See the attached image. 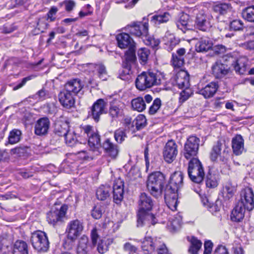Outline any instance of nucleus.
<instances>
[{"mask_svg": "<svg viewBox=\"0 0 254 254\" xmlns=\"http://www.w3.org/2000/svg\"><path fill=\"white\" fill-rule=\"evenodd\" d=\"M50 122L47 117L41 118L36 122L35 126V133L38 135H43L48 133Z\"/></svg>", "mask_w": 254, "mask_h": 254, "instance_id": "b1692460", "label": "nucleus"}, {"mask_svg": "<svg viewBox=\"0 0 254 254\" xmlns=\"http://www.w3.org/2000/svg\"><path fill=\"white\" fill-rule=\"evenodd\" d=\"M174 86L180 89L189 87V75L188 72L184 70H179L172 79Z\"/></svg>", "mask_w": 254, "mask_h": 254, "instance_id": "f3484780", "label": "nucleus"}, {"mask_svg": "<svg viewBox=\"0 0 254 254\" xmlns=\"http://www.w3.org/2000/svg\"><path fill=\"white\" fill-rule=\"evenodd\" d=\"M186 53L185 48H180L177 51L176 54H172V64L175 68H180L182 67L184 64V55Z\"/></svg>", "mask_w": 254, "mask_h": 254, "instance_id": "473e14b6", "label": "nucleus"}, {"mask_svg": "<svg viewBox=\"0 0 254 254\" xmlns=\"http://www.w3.org/2000/svg\"><path fill=\"white\" fill-rule=\"evenodd\" d=\"M158 246V242L153 239L150 237H145L142 242L141 248L145 254H150L153 252L155 247Z\"/></svg>", "mask_w": 254, "mask_h": 254, "instance_id": "72a5a7b5", "label": "nucleus"}, {"mask_svg": "<svg viewBox=\"0 0 254 254\" xmlns=\"http://www.w3.org/2000/svg\"><path fill=\"white\" fill-rule=\"evenodd\" d=\"M67 209V205L64 204L61 207L60 209L52 210L47 213L48 222L55 225L58 222H62Z\"/></svg>", "mask_w": 254, "mask_h": 254, "instance_id": "4468645a", "label": "nucleus"}, {"mask_svg": "<svg viewBox=\"0 0 254 254\" xmlns=\"http://www.w3.org/2000/svg\"><path fill=\"white\" fill-rule=\"evenodd\" d=\"M73 95L71 94L64 89L59 94V99L61 105L69 109L73 107L75 103V98Z\"/></svg>", "mask_w": 254, "mask_h": 254, "instance_id": "412c9836", "label": "nucleus"}, {"mask_svg": "<svg viewBox=\"0 0 254 254\" xmlns=\"http://www.w3.org/2000/svg\"><path fill=\"white\" fill-rule=\"evenodd\" d=\"M111 188L109 186H101L96 191V196L98 199L105 200L110 196Z\"/></svg>", "mask_w": 254, "mask_h": 254, "instance_id": "ea45409f", "label": "nucleus"}, {"mask_svg": "<svg viewBox=\"0 0 254 254\" xmlns=\"http://www.w3.org/2000/svg\"><path fill=\"white\" fill-rule=\"evenodd\" d=\"M242 15L246 20L250 22H254V5L244 9L242 12Z\"/></svg>", "mask_w": 254, "mask_h": 254, "instance_id": "49530a36", "label": "nucleus"}, {"mask_svg": "<svg viewBox=\"0 0 254 254\" xmlns=\"http://www.w3.org/2000/svg\"><path fill=\"white\" fill-rule=\"evenodd\" d=\"M224 192L226 194V197L229 199L230 196H231L234 193V189L230 186V184H227L224 188Z\"/></svg>", "mask_w": 254, "mask_h": 254, "instance_id": "338daca9", "label": "nucleus"}, {"mask_svg": "<svg viewBox=\"0 0 254 254\" xmlns=\"http://www.w3.org/2000/svg\"><path fill=\"white\" fill-rule=\"evenodd\" d=\"M199 138L195 136H190L184 146V156L188 160L195 158L199 145Z\"/></svg>", "mask_w": 254, "mask_h": 254, "instance_id": "1a4fd4ad", "label": "nucleus"}, {"mask_svg": "<svg viewBox=\"0 0 254 254\" xmlns=\"http://www.w3.org/2000/svg\"><path fill=\"white\" fill-rule=\"evenodd\" d=\"M164 198L169 208L173 211L177 209L178 205L177 192H172L169 190H165Z\"/></svg>", "mask_w": 254, "mask_h": 254, "instance_id": "cd10ccee", "label": "nucleus"}, {"mask_svg": "<svg viewBox=\"0 0 254 254\" xmlns=\"http://www.w3.org/2000/svg\"><path fill=\"white\" fill-rule=\"evenodd\" d=\"M34 76L33 75H30L27 77H24L22 79V81L21 83L17 84L16 86L14 87L13 90H16L21 87H22L26 83L27 81L32 79L33 78Z\"/></svg>", "mask_w": 254, "mask_h": 254, "instance_id": "69168bd1", "label": "nucleus"}, {"mask_svg": "<svg viewBox=\"0 0 254 254\" xmlns=\"http://www.w3.org/2000/svg\"><path fill=\"white\" fill-rule=\"evenodd\" d=\"M127 31L130 34L136 37L144 36L148 35V23L134 22L127 27Z\"/></svg>", "mask_w": 254, "mask_h": 254, "instance_id": "2eb2a0df", "label": "nucleus"}, {"mask_svg": "<svg viewBox=\"0 0 254 254\" xmlns=\"http://www.w3.org/2000/svg\"><path fill=\"white\" fill-rule=\"evenodd\" d=\"M103 147L106 153L112 158H116L119 152L117 145L113 144L110 139H107L103 144Z\"/></svg>", "mask_w": 254, "mask_h": 254, "instance_id": "7c9ffc66", "label": "nucleus"}, {"mask_svg": "<svg viewBox=\"0 0 254 254\" xmlns=\"http://www.w3.org/2000/svg\"><path fill=\"white\" fill-rule=\"evenodd\" d=\"M102 215V210L100 206H95L92 210L91 215L96 219H98L100 218Z\"/></svg>", "mask_w": 254, "mask_h": 254, "instance_id": "052dcab7", "label": "nucleus"}, {"mask_svg": "<svg viewBox=\"0 0 254 254\" xmlns=\"http://www.w3.org/2000/svg\"><path fill=\"white\" fill-rule=\"evenodd\" d=\"M218 88V85L215 82H211L199 91V93L205 98H209L214 96Z\"/></svg>", "mask_w": 254, "mask_h": 254, "instance_id": "c756f323", "label": "nucleus"}, {"mask_svg": "<svg viewBox=\"0 0 254 254\" xmlns=\"http://www.w3.org/2000/svg\"><path fill=\"white\" fill-rule=\"evenodd\" d=\"M232 148L233 153L237 156L246 151L244 145V139L241 135L236 134L232 138Z\"/></svg>", "mask_w": 254, "mask_h": 254, "instance_id": "4be33fe9", "label": "nucleus"}, {"mask_svg": "<svg viewBox=\"0 0 254 254\" xmlns=\"http://www.w3.org/2000/svg\"><path fill=\"white\" fill-rule=\"evenodd\" d=\"M107 106V103L104 99H98L91 107L88 116L91 117L95 122H99L100 116L106 113Z\"/></svg>", "mask_w": 254, "mask_h": 254, "instance_id": "9d476101", "label": "nucleus"}, {"mask_svg": "<svg viewBox=\"0 0 254 254\" xmlns=\"http://www.w3.org/2000/svg\"><path fill=\"white\" fill-rule=\"evenodd\" d=\"M83 85L79 79H73L67 81L64 85V89L71 94L75 96L82 89Z\"/></svg>", "mask_w": 254, "mask_h": 254, "instance_id": "393cba45", "label": "nucleus"}, {"mask_svg": "<svg viewBox=\"0 0 254 254\" xmlns=\"http://www.w3.org/2000/svg\"><path fill=\"white\" fill-rule=\"evenodd\" d=\"M31 242L34 249L39 252H46L49 248V242L46 234L38 231L32 233Z\"/></svg>", "mask_w": 254, "mask_h": 254, "instance_id": "6e6552de", "label": "nucleus"}, {"mask_svg": "<svg viewBox=\"0 0 254 254\" xmlns=\"http://www.w3.org/2000/svg\"><path fill=\"white\" fill-rule=\"evenodd\" d=\"M210 16L202 10L197 14L195 19V26L197 29L203 31H207L211 27Z\"/></svg>", "mask_w": 254, "mask_h": 254, "instance_id": "6ab92c4d", "label": "nucleus"}, {"mask_svg": "<svg viewBox=\"0 0 254 254\" xmlns=\"http://www.w3.org/2000/svg\"><path fill=\"white\" fill-rule=\"evenodd\" d=\"M134 122L137 130L141 129L146 125V119L145 116L143 115L137 116Z\"/></svg>", "mask_w": 254, "mask_h": 254, "instance_id": "3c124183", "label": "nucleus"}, {"mask_svg": "<svg viewBox=\"0 0 254 254\" xmlns=\"http://www.w3.org/2000/svg\"><path fill=\"white\" fill-rule=\"evenodd\" d=\"M165 183L164 175L160 172L150 174L147 181V188L150 193L155 198L161 196Z\"/></svg>", "mask_w": 254, "mask_h": 254, "instance_id": "7ed1b4c3", "label": "nucleus"}, {"mask_svg": "<svg viewBox=\"0 0 254 254\" xmlns=\"http://www.w3.org/2000/svg\"><path fill=\"white\" fill-rule=\"evenodd\" d=\"M61 5H64L67 12L71 11L75 6V2L73 0H65L61 3Z\"/></svg>", "mask_w": 254, "mask_h": 254, "instance_id": "13d9d810", "label": "nucleus"}, {"mask_svg": "<svg viewBox=\"0 0 254 254\" xmlns=\"http://www.w3.org/2000/svg\"><path fill=\"white\" fill-rule=\"evenodd\" d=\"M56 131L59 136H64L65 143L69 146H74L78 143L76 134L69 129L67 122H58L56 125Z\"/></svg>", "mask_w": 254, "mask_h": 254, "instance_id": "0eeeda50", "label": "nucleus"}, {"mask_svg": "<svg viewBox=\"0 0 254 254\" xmlns=\"http://www.w3.org/2000/svg\"><path fill=\"white\" fill-rule=\"evenodd\" d=\"M58 11V9L56 6H52L50 9L49 11L47 13L46 17L48 20L50 21H53L55 20V15Z\"/></svg>", "mask_w": 254, "mask_h": 254, "instance_id": "bf43d9fd", "label": "nucleus"}, {"mask_svg": "<svg viewBox=\"0 0 254 254\" xmlns=\"http://www.w3.org/2000/svg\"><path fill=\"white\" fill-rule=\"evenodd\" d=\"M219 176L217 173H214L211 170H209L206 175V186L209 188H214L218 186Z\"/></svg>", "mask_w": 254, "mask_h": 254, "instance_id": "4c0bfd02", "label": "nucleus"}, {"mask_svg": "<svg viewBox=\"0 0 254 254\" xmlns=\"http://www.w3.org/2000/svg\"><path fill=\"white\" fill-rule=\"evenodd\" d=\"M47 21L48 20L46 17H42L38 19L37 22V26L35 29L36 34L40 32H43L48 28V24Z\"/></svg>", "mask_w": 254, "mask_h": 254, "instance_id": "de8ad7c7", "label": "nucleus"}, {"mask_svg": "<svg viewBox=\"0 0 254 254\" xmlns=\"http://www.w3.org/2000/svg\"><path fill=\"white\" fill-rule=\"evenodd\" d=\"M118 45L121 49H126L135 45V43L128 34L121 33L116 36Z\"/></svg>", "mask_w": 254, "mask_h": 254, "instance_id": "a878e982", "label": "nucleus"}, {"mask_svg": "<svg viewBox=\"0 0 254 254\" xmlns=\"http://www.w3.org/2000/svg\"><path fill=\"white\" fill-rule=\"evenodd\" d=\"M171 18L170 14L165 12L162 14H155L151 18L150 22L155 25L166 23Z\"/></svg>", "mask_w": 254, "mask_h": 254, "instance_id": "58836bf2", "label": "nucleus"}, {"mask_svg": "<svg viewBox=\"0 0 254 254\" xmlns=\"http://www.w3.org/2000/svg\"><path fill=\"white\" fill-rule=\"evenodd\" d=\"M246 208L243 206V203H239L236 205L232 211L231 219L233 221L240 222L244 217L245 210Z\"/></svg>", "mask_w": 254, "mask_h": 254, "instance_id": "2f4dec72", "label": "nucleus"}, {"mask_svg": "<svg viewBox=\"0 0 254 254\" xmlns=\"http://www.w3.org/2000/svg\"><path fill=\"white\" fill-rule=\"evenodd\" d=\"M254 194L253 190L246 188L241 192V201L239 203H243L246 209L251 211L254 207Z\"/></svg>", "mask_w": 254, "mask_h": 254, "instance_id": "dca6fc26", "label": "nucleus"}, {"mask_svg": "<svg viewBox=\"0 0 254 254\" xmlns=\"http://www.w3.org/2000/svg\"><path fill=\"white\" fill-rule=\"evenodd\" d=\"M81 133L84 137L88 138V143L90 149L98 151L100 147V138L96 130L90 125H85L80 127Z\"/></svg>", "mask_w": 254, "mask_h": 254, "instance_id": "423d86ee", "label": "nucleus"}, {"mask_svg": "<svg viewBox=\"0 0 254 254\" xmlns=\"http://www.w3.org/2000/svg\"><path fill=\"white\" fill-rule=\"evenodd\" d=\"M127 137L125 130L123 128H119L114 132V138L115 140L119 143H122Z\"/></svg>", "mask_w": 254, "mask_h": 254, "instance_id": "864d4df0", "label": "nucleus"}, {"mask_svg": "<svg viewBox=\"0 0 254 254\" xmlns=\"http://www.w3.org/2000/svg\"><path fill=\"white\" fill-rule=\"evenodd\" d=\"M213 254H228L225 247L219 246L215 250Z\"/></svg>", "mask_w": 254, "mask_h": 254, "instance_id": "774afa93", "label": "nucleus"}, {"mask_svg": "<svg viewBox=\"0 0 254 254\" xmlns=\"http://www.w3.org/2000/svg\"><path fill=\"white\" fill-rule=\"evenodd\" d=\"M189 15L186 13H182L176 22V25L179 29L185 32L187 29H189Z\"/></svg>", "mask_w": 254, "mask_h": 254, "instance_id": "79ce46f5", "label": "nucleus"}, {"mask_svg": "<svg viewBox=\"0 0 254 254\" xmlns=\"http://www.w3.org/2000/svg\"><path fill=\"white\" fill-rule=\"evenodd\" d=\"M124 250L129 254H133L136 252L137 248L130 243H126L124 246Z\"/></svg>", "mask_w": 254, "mask_h": 254, "instance_id": "680f3d73", "label": "nucleus"}, {"mask_svg": "<svg viewBox=\"0 0 254 254\" xmlns=\"http://www.w3.org/2000/svg\"><path fill=\"white\" fill-rule=\"evenodd\" d=\"M128 50L125 54V60L122 63V67L124 69L123 73L125 75L129 74L132 64H133L136 60L135 55V45L132 46L127 48Z\"/></svg>", "mask_w": 254, "mask_h": 254, "instance_id": "9b49d317", "label": "nucleus"}, {"mask_svg": "<svg viewBox=\"0 0 254 254\" xmlns=\"http://www.w3.org/2000/svg\"><path fill=\"white\" fill-rule=\"evenodd\" d=\"M88 242L86 236L83 235L80 238L76 249L77 254H88L90 249Z\"/></svg>", "mask_w": 254, "mask_h": 254, "instance_id": "c9c22d12", "label": "nucleus"}, {"mask_svg": "<svg viewBox=\"0 0 254 254\" xmlns=\"http://www.w3.org/2000/svg\"><path fill=\"white\" fill-rule=\"evenodd\" d=\"M192 94V92L189 87L185 88L180 93L179 102L183 103L187 100Z\"/></svg>", "mask_w": 254, "mask_h": 254, "instance_id": "5fc2aeb1", "label": "nucleus"}, {"mask_svg": "<svg viewBox=\"0 0 254 254\" xmlns=\"http://www.w3.org/2000/svg\"><path fill=\"white\" fill-rule=\"evenodd\" d=\"M213 42L208 37L200 38L195 44V50L197 52H206L212 49Z\"/></svg>", "mask_w": 254, "mask_h": 254, "instance_id": "c85d7f7f", "label": "nucleus"}, {"mask_svg": "<svg viewBox=\"0 0 254 254\" xmlns=\"http://www.w3.org/2000/svg\"><path fill=\"white\" fill-rule=\"evenodd\" d=\"M188 166V175L194 183L200 184L203 181L204 172L201 162L197 158L190 159Z\"/></svg>", "mask_w": 254, "mask_h": 254, "instance_id": "20e7f679", "label": "nucleus"}, {"mask_svg": "<svg viewBox=\"0 0 254 254\" xmlns=\"http://www.w3.org/2000/svg\"><path fill=\"white\" fill-rule=\"evenodd\" d=\"M187 239L190 243L188 253L190 254H198L202 247L201 241L193 236L191 237H188Z\"/></svg>", "mask_w": 254, "mask_h": 254, "instance_id": "f704fd0d", "label": "nucleus"}, {"mask_svg": "<svg viewBox=\"0 0 254 254\" xmlns=\"http://www.w3.org/2000/svg\"><path fill=\"white\" fill-rule=\"evenodd\" d=\"M144 37L145 39L143 40L146 45L149 46L154 49L158 47L160 43L158 39H156L154 37L148 36L147 35L144 36Z\"/></svg>", "mask_w": 254, "mask_h": 254, "instance_id": "8fccbe9b", "label": "nucleus"}, {"mask_svg": "<svg viewBox=\"0 0 254 254\" xmlns=\"http://www.w3.org/2000/svg\"><path fill=\"white\" fill-rule=\"evenodd\" d=\"M153 204V201L150 196L145 192L140 193L138 200L137 227H141L145 225H155L157 223L154 215L149 212L152 209Z\"/></svg>", "mask_w": 254, "mask_h": 254, "instance_id": "f257e3e1", "label": "nucleus"}, {"mask_svg": "<svg viewBox=\"0 0 254 254\" xmlns=\"http://www.w3.org/2000/svg\"><path fill=\"white\" fill-rule=\"evenodd\" d=\"M21 132L19 130L13 129L10 131L8 137V141L10 144L18 142L20 139Z\"/></svg>", "mask_w": 254, "mask_h": 254, "instance_id": "09e8293b", "label": "nucleus"}, {"mask_svg": "<svg viewBox=\"0 0 254 254\" xmlns=\"http://www.w3.org/2000/svg\"><path fill=\"white\" fill-rule=\"evenodd\" d=\"M125 104L120 100L114 99L110 104L109 115L113 119H117L124 115Z\"/></svg>", "mask_w": 254, "mask_h": 254, "instance_id": "aec40b11", "label": "nucleus"}, {"mask_svg": "<svg viewBox=\"0 0 254 254\" xmlns=\"http://www.w3.org/2000/svg\"><path fill=\"white\" fill-rule=\"evenodd\" d=\"M243 27V23L241 20H234L230 24V29L234 31L242 30Z\"/></svg>", "mask_w": 254, "mask_h": 254, "instance_id": "4d7b16f0", "label": "nucleus"}, {"mask_svg": "<svg viewBox=\"0 0 254 254\" xmlns=\"http://www.w3.org/2000/svg\"><path fill=\"white\" fill-rule=\"evenodd\" d=\"M229 157V148L223 140H218L212 147L210 152V159L216 162L219 158L223 164L227 163Z\"/></svg>", "mask_w": 254, "mask_h": 254, "instance_id": "39448f33", "label": "nucleus"}, {"mask_svg": "<svg viewBox=\"0 0 254 254\" xmlns=\"http://www.w3.org/2000/svg\"><path fill=\"white\" fill-rule=\"evenodd\" d=\"M131 106L134 110H136L138 112H142L146 108L144 99L142 97H140L132 100Z\"/></svg>", "mask_w": 254, "mask_h": 254, "instance_id": "a18cd8bd", "label": "nucleus"}, {"mask_svg": "<svg viewBox=\"0 0 254 254\" xmlns=\"http://www.w3.org/2000/svg\"><path fill=\"white\" fill-rule=\"evenodd\" d=\"M83 230V223L78 219L70 221L67 224L66 233L68 239L75 240Z\"/></svg>", "mask_w": 254, "mask_h": 254, "instance_id": "f8f14e48", "label": "nucleus"}, {"mask_svg": "<svg viewBox=\"0 0 254 254\" xmlns=\"http://www.w3.org/2000/svg\"><path fill=\"white\" fill-rule=\"evenodd\" d=\"M150 54V51L147 48H141L138 50L137 56L141 64L145 65L147 63Z\"/></svg>", "mask_w": 254, "mask_h": 254, "instance_id": "c03bdc74", "label": "nucleus"}, {"mask_svg": "<svg viewBox=\"0 0 254 254\" xmlns=\"http://www.w3.org/2000/svg\"><path fill=\"white\" fill-rule=\"evenodd\" d=\"M91 237L92 244L93 246H95L97 244L99 238V235L97 233L96 228H94L91 231Z\"/></svg>", "mask_w": 254, "mask_h": 254, "instance_id": "0e129e2a", "label": "nucleus"}, {"mask_svg": "<svg viewBox=\"0 0 254 254\" xmlns=\"http://www.w3.org/2000/svg\"><path fill=\"white\" fill-rule=\"evenodd\" d=\"M161 105V101L159 98H156L153 102L152 105L150 107L149 114L154 115L157 113Z\"/></svg>", "mask_w": 254, "mask_h": 254, "instance_id": "6e6d98bb", "label": "nucleus"}, {"mask_svg": "<svg viewBox=\"0 0 254 254\" xmlns=\"http://www.w3.org/2000/svg\"><path fill=\"white\" fill-rule=\"evenodd\" d=\"M161 77L160 73L156 71L143 72L136 79V87L139 90H144L152 86L160 85L161 83Z\"/></svg>", "mask_w": 254, "mask_h": 254, "instance_id": "f03ea898", "label": "nucleus"}, {"mask_svg": "<svg viewBox=\"0 0 254 254\" xmlns=\"http://www.w3.org/2000/svg\"><path fill=\"white\" fill-rule=\"evenodd\" d=\"M124 182L121 179L116 180L113 187V197L114 201L118 204L124 197Z\"/></svg>", "mask_w": 254, "mask_h": 254, "instance_id": "5701e85b", "label": "nucleus"}, {"mask_svg": "<svg viewBox=\"0 0 254 254\" xmlns=\"http://www.w3.org/2000/svg\"><path fill=\"white\" fill-rule=\"evenodd\" d=\"M27 243L22 240L16 241L13 246V254H28Z\"/></svg>", "mask_w": 254, "mask_h": 254, "instance_id": "e433bc0d", "label": "nucleus"}, {"mask_svg": "<svg viewBox=\"0 0 254 254\" xmlns=\"http://www.w3.org/2000/svg\"><path fill=\"white\" fill-rule=\"evenodd\" d=\"M247 60L245 58H240L237 60L234 64V69L236 72L244 74L247 69Z\"/></svg>", "mask_w": 254, "mask_h": 254, "instance_id": "37998d69", "label": "nucleus"}, {"mask_svg": "<svg viewBox=\"0 0 254 254\" xmlns=\"http://www.w3.org/2000/svg\"><path fill=\"white\" fill-rule=\"evenodd\" d=\"M212 74L217 78H221L226 75L229 71V67L220 62H216L211 67Z\"/></svg>", "mask_w": 254, "mask_h": 254, "instance_id": "bb28decb", "label": "nucleus"}, {"mask_svg": "<svg viewBox=\"0 0 254 254\" xmlns=\"http://www.w3.org/2000/svg\"><path fill=\"white\" fill-rule=\"evenodd\" d=\"M184 174L181 171L175 172L171 176L169 185L166 190L178 192L183 185Z\"/></svg>", "mask_w": 254, "mask_h": 254, "instance_id": "a211bd4d", "label": "nucleus"}, {"mask_svg": "<svg viewBox=\"0 0 254 254\" xmlns=\"http://www.w3.org/2000/svg\"><path fill=\"white\" fill-rule=\"evenodd\" d=\"M232 6L229 3H220L215 5L213 7V10L219 13L221 15H225L232 11Z\"/></svg>", "mask_w": 254, "mask_h": 254, "instance_id": "a19ab883", "label": "nucleus"}, {"mask_svg": "<svg viewBox=\"0 0 254 254\" xmlns=\"http://www.w3.org/2000/svg\"><path fill=\"white\" fill-rule=\"evenodd\" d=\"M95 69L98 73V76L102 80L107 79V73L105 66L101 64H96L95 66Z\"/></svg>", "mask_w": 254, "mask_h": 254, "instance_id": "603ef678", "label": "nucleus"}, {"mask_svg": "<svg viewBox=\"0 0 254 254\" xmlns=\"http://www.w3.org/2000/svg\"><path fill=\"white\" fill-rule=\"evenodd\" d=\"M178 145L173 140H169L163 149V157L166 162L172 163L178 154Z\"/></svg>", "mask_w": 254, "mask_h": 254, "instance_id": "ddd939ff", "label": "nucleus"}, {"mask_svg": "<svg viewBox=\"0 0 254 254\" xmlns=\"http://www.w3.org/2000/svg\"><path fill=\"white\" fill-rule=\"evenodd\" d=\"M97 250L100 254H104L107 250V246L102 240H100L97 246Z\"/></svg>", "mask_w": 254, "mask_h": 254, "instance_id": "e2e57ef3", "label": "nucleus"}]
</instances>
